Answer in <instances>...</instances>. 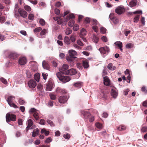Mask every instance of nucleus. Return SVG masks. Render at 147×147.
Listing matches in <instances>:
<instances>
[{
    "mask_svg": "<svg viewBox=\"0 0 147 147\" xmlns=\"http://www.w3.org/2000/svg\"><path fill=\"white\" fill-rule=\"evenodd\" d=\"M56 75L59 80L64 83L68 82L71 80L69 76L63 75L61 74L59 72L57 73Z\"/></svg>",
    "mask_w": 147,
    "mask_h": 147,
    "instance_id": "1",
    "label": "nucleus"
},
{
    "mask_svg": "<svg viewBox=\"0 0 147 147\" xmlns=\"http://www.w3.org/2000/svg\"><path fill=\"white\" fill-rule=\"evenodd\" d=\"M69 56H67L66 59L67 61L72 62L74 58L76 57L75 56L77 55L76 52L74 50H70L69 51Z\"/></svg>",
    "mask_w": 147,
    "mask_h": 147,
    "instance_id": "2",
    "label": "nucleus"
},
{
    "mask_svg": "<svg viewBox=\"0 0 147 147\" xmlns=\"http://www.w3.org/2000/svg\"><path fill=\"white\" fill-rule=\"evenodd\" d=\"M6 121L7 122L10 121H14L16 119V116L15 115L9 113H7L6 114Z\"/></svg>",
    "mask_w": 147,
    "mask_h": 147,
    "instance_id": "3",
    "label": "nucleus"
},
{
    "mask_svg": "<svg viewBox=\"0 0 147 147\" xmlns=\"http://www.w3.org/2000/svg\"><path fill=\"white\" fill-rule=\"evenodd\" d=\"M68 65L66 64H64L62 67L59 69V71L61 74H67L68 71L67 69H68Z\"/></svg>",
    "mask_w": 147,
    "mask_h": 147,
    "instance_id": "4",
    "label": "nucleus"
},
{
    "mask_svg": "<svg viewBox=\"0 0 147 147\" xmlns=\"http://www.w3.org/2000/svg\"><path fill=\"white\" fill-rule=\"evenodd\" d=\"M99 50L101 54H106L107 53H108L110 51L109 47L106 46L104 47L100 48Z\"/></svg>",
    "mask_w": 147,
    "mask_h": 147,
    "instance_id": "5",
    "label": "nucleus"
},
{
    "mask_svg": "<svg viewBox=\"0 0 147 147\" xmlns=\"http://www.w3.org/2000/svg\"><path fill=\"white\" fill-rule=\"evenodd\" d=\"M28 125L26 129V130L27 132L29 129H32L34 127H33L32 125L33 124V123L32 120L31 119H29L27 121Z\"/></svg>",
    "mask_w": 147,
    "mask_h": 147,
    "instance_id": "6",
    "label": "nucleus"
},
{
    "mask_svg": "<svg viewBox=\"0 0 147 147\" xmlns=\"http://www.w3.org/2000/svg\"><path fill=\"white\" fill-rule=\"evenodd\" d=\"M115 12L118 14H121L124 12L125 9L123 7L119 6L115 9Z\"/></svg>",
    "mask_w": 147,
    "mask_h": 147,
    "instance_id": "7",
    "label": "nucleus"
},
{
    "mask_svg": "<svg viewBox=\"0 0 147 147\" xmlns=\"http://www.w3.org/2000/svg\"><path fill=\"white\" fill-rule=\"evenodd\" d=\"M68 99V98L66 95L61 96L59 97L58 99L59 102L62 103H64L66 102Z\"/></svg>",
    "mask_w": 147,
    "mask_h": 147,
    "instance_id": "8",
    "label": "nucleus"
},
{
    "mask_svg": "<svg viewBox=\"0 0 147 147\" xmlns=\"http://www.w3.org/2000/svg\"><path fill=\"white\" fill-rule=\"evenodd\" d=\"M29 87L31 88H34L36 85V81L34 80H31L28 82Z\"/></svg>",
    "mask_w": 147,
    "mask_h": 147,
    "instance_id": "9",
    "label": "nucleus"
},
{
    "mask_svg": "<svg viewBox=\"0 0 147 147\" xmlns=\"http://www.w3.org/2000/svg\"><path fill=\"white\" fill-rule=\"evenodd\" d=\"M19 64L20 65H25L27 62V59L24 57H20L18 61Z\"/></svg>",
    "mask_w": 147,
    "mask_h": 147,
    "instance_id": "10",
    "label": "nucleus"
},
{
    "mask_svg": "<svg viewBox=\"0 0 147 147\" xmlns=\"http://www.w3.org/2000/svg\"><path fill=\"white\" fill-rule=\"evenodd\" d=\"M81 114L83 115L85 119H88L91 116V114L90 112L84 111H81Z\"/></svg>",
    "mask_w": 147,
    "mask_h": 147,
    "instance_id": "11",
    "label": "nucleus"
},
{
    "mask_svg": "<svg viewBox=\"0 0 147 147\" xmlns=\"http://www.w3.org/2000/svg\"><path fill=\"white\" fill-rule=\"evenodd\" d=\"M18 12L20 16L22 17L25 18L27 16V12L23 9H18Z\"/></svg>",
    "mask_w": 147,
    "mask_h": 147,
    "instance_id": "12",
    "label": "nucleus"
},
{
    "mask_svg": "<svg viewBox=\"0 0 147 147\" xmlns=\"http://www.w3.org/2000/svg\"><path fill=\"white\" fill-rule=\"evenodd\" d=\"M77 73L76 69H71L68 70L67 74L70 75H75Z\"/></svg>",
    "mask_w": 147,
    "mask_h": 147,
    "instance_id": "13",
    "label": "nucleus"
},
{
    "mask_svg": "<svg viewBox=\"0 0 147 147\" xmlns=\"http://www.w3.org/2000/svg\"><path fill=\"white\" fill-rule=\"evenodd\" d=\"M118 95L116 90L115 89H112L111 90V95L115 98Z\"/></svg>",
    "mask_w": 147,
    "mask_h": 147,
    "instance_id": "14",
    "label": "nucleus"
},
{
    "mask_svg": "<svg viewBox=\"0 0 147 147\" xmlns=\"http://www.w3.org/2000/svg\"><path fill=\"white\" fill-rule=\"evenodd\" d=\"M87 32L86 30L84 28H82L81 30L80 33V38H83L86 35Z\"/></svg>",
    "mask_w": 147,
    "mask_h": 147,
    "instance_id": "15",
    "label": "nucleus"
},
{
    "mask_svg": "<svg viewBox=\"0 0 147 147\" xmlns=\"http://www.w3.org/2000/svg\"><path fill=\"white\" fill-rule=\"evenodd\" d=\"M104 84L107 86H109L110 85V81L109 79L107 77H104Z\"/></svg>",
    "mask_w": 147,
    "mask_h": 147,
    "instance_id": "16",
    "label": "nucleus"
},
{
    "mask_svg": "<svg viewBox=\"0 0 147 147\" xmlns=\"http://www.w3.org/2000/svg\"><path fill=\"white\" fill-rule=\"evenodd\" d=\"M19 55L16 53H11L9 55V57L12 59L16 60Z\"/></svg>",
    "mask_w": 147,
    "mask_h": 147,
    "instance_id": "17",
    "label": "nucleus"
},
{
    "mask_svg": "<svg viewBox=\"0 0 147 147\" xmlns=\"http://www.w3.org/2000/svg\"><path fill=\"white\" fill-rule=\"evenodd\" d=\"M82 84L83 83L82 82H78L74 83L73 86L75 87L80 88L82 87Z\"/></svg>",
    "mask_w": 147,
    "mask_h": 147,
    "instance_id": "18",
    "label": "nucleus"
},
{
    "mask_svg": "<svg viewBox=\"0 0 147 147\" xmlns=\"http://www.w3.org/2000/svg\"><path fill=\"white\" fill-rule=\"evenodd\" d=\"M56 91L58 93H60L62 94H65L67 93V92L65 90L60 88H57L56 90Z\"/></svg>",
    "mask_w": 147,
    "mask_h": 147,
    "instance_id": "19",
    "label": "nucleus"
},
{
    "mask_svg": "<svg viewBox=\"0 0 147 147\" xmlns=\"http://www.w3.org/2000/svg\"><path fill=\"white\" fill-rule=\"evenodd\" d=\"M15 97L13 96H9L7 98V101L9 104L13 102V98H15Z\"/></svg>",
    "mask_w": 147,
    "mask_h": 147,
    "instance_id": "20",
    "label": "nucleus"
},
{
    "mask_svg": "<svg viewBox=\"0 0 147 147\" xmlns=\"http://www.w3.org/2000/svg\"><path fill=\"white\" fill-rule=\"evenodd\" d=\"M53 85L51 83H49L46 85V89L47 91H50L51 90Z\"/></svg>",
    "mask_w": 147,
    "mask_h": 147,
    "instance_id": "21",
    "label": "nucleus"
},
{
    "mask_svg": "<svg viewBox=\"0 0 147 147\" xmlns=\"http://www.w3.org/2000/svg\"><path fill=\"white\" fill-rule=\"evenodd\" d=\"M64 42L67 45H69L70 43V41L69 38L67 36H65L64 38Z\"/></svg>",
    "mask_w": 147,
    "mask_h": 147,
    "instance_id": "22",
    "label": "nucleus"
},
{
    "mask_svg": "<svg viewBox=\"0 0 147 147\" xmlns=\"http://www.w3.org/2000/svg\"><path fill=\"white\" fill-rule=\"evenodd\" d=\"M107 68L111 70H114L116 69V67L115 66H113V64L111 63H109L108 65Z\"/></svg>",
    "mask_w": 147,
    "mask_h": 147,
    "instance_id": "23",
    "label": "nucleus"
},
{
    "mask_svg": "<svg viewBox=\"0 0 147 147\" xmlns=\"http://www.w3.org/2000/svg\"><path fill=\"white\" fill-rule=\"evenodd\" d=\"M39 129L38 128H36V129H34L32 132V136L34 137L36 135L38 134Z\"/></svg>",
    "mask_w": 147,
    "mask_h": 147,
    "instance_id": "24",
    "label": "nucleus"
},
{
    "mask_svg": "<svg viewBox=\"0 0 147 147\" xmlns=\"http://www.w3.org/2000/svg\"><path fill=\"white\" fill-rule=\"evenodd\" d=\"M40 74L36 73L34 75V78L37 82H38L40 79Z\"/></svg>",
    "mask_w": 147,
    "mask_h": 147,
    "instance_id": "25",
    "label": "nucleus"
},
{
    "mask_svg": "<svg viewBox=\"0 0 147 147\" xmlns=\"http://www.w3.org/2000/svg\"><path fill=\"white\" fill-rule=\"evenodd\" d=\"M41 134L44 133L45 135L47 136L49 134V131H46L45 129L43 128L42 129L41 131Z\"/></svg>",
    "mask_w": 147,
    "mask_h": 147,
    "instance_id": "26",
    "label": "nucleus"
},
{
    "mask_svg": "<svg viewBox=\"0 0 147 147\" xmlns=\"http://www.w3.org/2000/svg\"><path fill=\"white\" fill-rule=\"evenodd\" d=\"M42 65L43 68L45 69H47L49 67L48 64L45 61H44L42 62Z\"/></svg>",
    "mask_w": 147,
    "mask_h": 147,
    "instance_id": "27",
    "label": "nucleus"
},
{
    "mask_svg": "<svg viewBox=\"0 0 147 147\" xmlns=\"http://www.w3.org/2000/svg\"><path fill=\"white\" fill-rule=\"evenodd\" d=\"M100 95L102 96V97L104 99H106L107 98V94L106 92L103 91L101 92Z\"/></svg>",
    "mask_w": 147,
    "mask_h": 147,
    "instance_id": "28",
    "label": "nucleus"
},
{
    "mask_svg": "<svg viewBox=\"0 0 147 147\" xmlns=\"http://www.w3.org/2000/svg\"><path fill=\"white\" fill-rule=\"evenodd\" d=\"M33 116L36 120H38L39 119V114L37 112H34V113Z\"/></svg>",
    "mask_w": 147,
    "mask_h": 147,
    "instance_id": "29",
    "label": "nucleus"
},
{
    "mask_svg": "<svg viewBox=\"0 0 147 147\" xmlns=\"http://www.w3.org/2000/svg\"><path fill=\"white\" fill-rule=\"evenodd\" d=\"M141 91L144 94H147V88L146 87L143 86L141 88Z\"/></svg>",
    "mask_w": 147,
    "mask_h": 147,
    "instance_id": "30",
    "label": "nucleus"
},
{
    "mask_svg": "<svg viewBox=\"0 0 147 147\" xmlns=\"http://www.w3.org/2000/svg\"><path fill=\"white\" fill-rule=\"evenodd\" d=\"M93 39L95 42L97 43L98 41L99 38L96 35H94L93 37Z\"/></svg>",
    "mask_w": 147,
    "mask_h": 147,
    "instance_id": "31",
    "label": "nucleus"
},
{
    "mask_svg": "<svg viewBox=\"0 0 147 147\" xmlns=\"http://www.w3.org/2000/svg\"><path fill=\"white\" fill-rule=\"evenodd\" d=\"M125 129V126L122 125H120L117 128L118 130L120 131H123Z\"/></svg>",
    "mask_w": 147,
    "mask_h": 147,
    "instance_id": "32",
    "label": "nucleus"
},
{
    "mask_svg": "<svg viewBox=\"0 0 147 147\" xmlns=\"http://www.w3.org/2000/svg\"><path fill=\"white\" fill-rule=\"evenodd\" d=\"M74 23V21L73 20L71 19L68 23V25L69 26H70L71 27L73 26Z\"/></svg>",
    "mask_w": 147,
    "mask_h": 147,
    "instance_id": "33",
    "label": "nucleus"
},
{
    "mask_svg": "<svg viewBox=\"0 0 147 147\" xmlns=\"http://www.w3.org/2000/svg\"><path fill=\"white\" fill-rule=\"evenodd\" d=\"M140 17V15H136L134 18V22L135 23H137L139 20V18Z\"/></svg>",
    "mask_w": 147,
    "mask_h": 147,
    "instance_id": "34",
    "label": "nucleus"
},
{
    "mask_svg": "<svg viewBox=\"0 0 147 147\" xmlns=\"http://www.w3.org/2000/svg\"><path fill=\"white\" fill-rule=\"evenodd\" d=\"M82 65L84 68H88L89 67L88 63L85 61L83 62Z\"/></svg>",
    "mask_w": 147,
    "mask_h": 147,
    "instance_id": "35",
    "label": "nucleus"
},
{
    "mask_svg": "<svg viewBox=\"0 0 147 147\" xmlns=\"http://www.w3.org/2000/svg\"><path fill=\"white\" fill-rule=\"evenodd\" d=\"M75 16L73 14H70L68 16L66 17V19L67 20H69L70 19L74 18Z\"/></svg>",
    "mask_w": 147,
    "mask_h": 147,
    "instance_id": "36",
    "label": "nucleus"
},
{
    "mask_svg": "<svg viewBox=\"0 0 147 147\" xmlns=\"http://www.w3.org/2000/svg\"><path fill=\"white\" fill-rule=\"evenodd\" d=\"M39 22L40 24L42 26H44L45 24V20L42 19H40Z\"/></svg>",
    "mask_w": 147,
    "mask_h": 147,
    "instance_id": "37",
    "label": "nucleus"
},
{
    "mask_svg": "<svg viewBox=\"0 0 147 147\" xmlns=\"http://www.w3.org/2000/svg\"><path fill=\"white\" fill-rule=\"evenodd\" d=\"M55 6L57 7H60L63 6V5L61 3L59 2H57L55 4Z\"/></svg>",
    "mask_w": 147,
    "mask_h": 147,
    "instance_id": "38",
    "label": "nucleus"
},
{
    "mask_svg": "<svg viewBox=\"0 0 147 147\" xmlns=\"http://www.w3.org/2000/svg\"><path fill=\"white\" fill-rule=\"evenodd\" d=\"M96 127L98 128L101 129L102 127V125L99 123H97L95 124Z\"/></svg>",
    "mask_w": 147,
    "mask_h": 147,
    "instance_id": "39",
    "label": "nucleus"
},
{
    "mask_svg": "<svg viewBox=\"0 0 147 147\" xmlns=\"http://www.w3.org/2000/svg\"><path fill=\"white\" fill-rule=\"evenodd\" d=\"M0 81L3 83L6 84H7V82L5 79L3 77H1L0 79Z\"/></svg>",
    "mask_w": 147,
    "mask_h": 147,
    "instance_id": "40",
    "label": "nucleus"
},
{
    "mask_svg": "<svg viewBox=\"0 0 147 147\" xmlns=\"http://www.w3.org/2000/svg\"><path fill=\"white\" fill-rule=\"evenodd\" d=\"M47 32V30L46 29H43L40 32V35L41 36L45 35Z\"/></svg>",
    "mask_w": 147,
    "mask_h": 147,
    "instance_id": "41",
    "label": "nucleus"
},
{
    "mask_svg": "<svg viewBox=\"0 0 147 147\" xmlns=\"http://www.w3.org/2000/svg\"><path fill=\"white\" fill-rule=\"evenodd\" d=\"M79 29V26L77 24H75L74 26L73 29L74 31H77Z\"/></svg>",
    "mask_w": 147,
    "mask_h": 147,
    "instance_id": "42",
    "label": "nucleus"
},
{
    "mask_svg": "<svg viewBox=\"0 0 147 147\" xmlns=\"http://www.w3.org/2000/svg\"><path fill=\"white\" fill-rule=\"evenodd\" d=\"M92 23L93 25H98L100 24L95 19H93L92 20Z\"/></svg>",
    "mask_w": 147,
    "mask_h": 147,
    "instance_id": "43",
    "label": "nucleus"
},
{
    "mask_svg": "<svg viewBox=\"0 0 147 147\" xmlns=\"http://www.w3.org/2000/svg\"><path fill=\"white\" fill-rule=\"evenodd\" d=\"M72 32V30L70 28H67L66 30L65 33L67 35H68L71 34Z\"/></svg>",
    "mask_w": 147,
    "mask_h": 147,
    "instance_id": "44",
    "label": "nucleus"
},
{
    "mask_svg": "<svg viewBox=\"0 0 147 147\" xmlns=\"http://www.w3.org/2000/svg\"><path fill=\"white\" fill-rule=\"evenodd\" d=\"M90 18L86 17L85 18L84 22L86 24H88L90 22Z\"/></svg>",
    "mask_w": 147,
    "mask_h": 147,
    "instance_id": "45",
    "label": "nucleus"
},
{
    "mask_svg": "<svg viewBox=\"0 0 147 147\" xmlns=\"http://www.w3.org/2000/svg\"><path fill=\"white\" fill-rule=\"evenodd\" d=\"M47 121L51 127H54L55 126L53 122L51 120L47 119Z\"/></svg>",
    "mask_w": 147,
    "mask_h": 147,
    "instance_id": "46",
    "label": "nucleus"
},
{
    "mask_svg": "<svg viewBox=\"0 0 147 147\" xmlns=\"http://www.w3.org/2000/svg\"><path fill=\"white\" fill-rule=\"evenodd\" d=\"M115 44L117 45L119 47L123 46L122 43L120 41L116 42H115Z\"/></svg>",
    "mask_w": 147,
    "mask_h": 147,
    "instance_id": "47",
    "label": "nucleus"
},
{
    "mask_svg": "<svg viewBox=\"0 0 147 147\" xmlns=\"http://www.w3.org/2000/svg\"><path fill=\"white\" fill-rule=\"evenodd\" d=\"M42 30V28L41 27H39L35 28L34 30V32H38Z\"/></svg>",
    "mask_w": 147,
    "mask_h": 147,
    "instance_id": "48",
    "label": "nucleus"
},
{
    "mask_svg": "<svg viewBox=\"0 0 147 147\" xmlns=\"http://www.w3.org/2000/svg\"><path fill=\"white\" fill-rule=\"evenodd\" d=\"M25 9L27 11H30L31 10V8L29 6L26 5L24 6Z\"/></svg>",
    "mask_w": 147,
    "mask_h": 147,
    "instance_id": "49",
    "label": "nucleus"
},
{
    "mask_svg": "<svg viewBox=\"0 0 147 147\" xmlns=\"http://www.w3.org/2000/svg\"><path fill=\"white\" fill-rule=\"evenodd\" d=\"M19 103L21 105H23L25 103L24 100L22 98L19 99Z\"/></svg>",
    "mask_w": 147,
    "mask_h": 147,
    "instance_id": "50",
    "label": "nucleus"
},
{
    "mask_svg": "<svg viewBox=\"0 0 147 147\" xmlns=\"http://www.w3.org/2000/svg\"><path fill=\"white\" fill-rule=\"evenodd\" d=\"M77 44L81 46H83L84 45V44L82 42L80 39L78 40L77 41Z\"/></svg>",
    "mask_w": 147,
    "mask_h": 147,
    "instance_id": "51",
    "label": "nucleus"
},
{
    "mask_svg": "<svg viewBox=\"0 0 147 147\" xmlns=\"http://www.w3.org/2000/svg\"><path fill=\"white\" fill-rule=\"evenodd\" d=\"M34 15L32 13H30L29 14L28 16V19L30 20H32L34 18Z\"/></svg>",
    "mask_w": 147,
    "mask_h": 147,
    "instance_id": "52",
    "label": "nucleus"
},
{
    "mask_svg": "<svg viewBox=\"0 0 147 147\" xmlns=\"http://www.w3.org/2000/svg\"><path fill=\"white\" fill-rule=\"evenodd\" d=\"M92 28L95 32H98V27L96 25L93 26Z\"/></svg>",
    "mask_w": 147,
    "mask_h": 147,
    "instance_id": "53",
    "label": "nucleus"
},
{
    "mask_svg": "<svg viewBox=\"0 0 147 147\" xmlns=\"http://www.w3.org/2000/svg\"><path fill=\"white\" fill-rule=\"evenodd\" d=\"M42 76L43 77V78L45 80H46L47 78V77L48 76V74L46 73H42Z\"/></svg>",
    "mask_w": 147,
    "mask_h": 147,
    "instance_id": "54",
    "label": "nucleus"
},
{
    "mask_svg": "<svg viewBox=\"0 0 147 147\" xmlns=\"http://www.w3.org/2000/svg\"><path fill=\"white\" fill-rule=\"evenodd\" d=\"M11 107H13L15 108H17L18 107L13 102H12L9 104Z\"/></svg>",
    "mask_w": 147,
    "mask_h": 147,
    "instance_id": "55",
    "label": "nucleus"
},
{
    "mask_svg": "<svg viewBox=\"0 0 147 147\" xmlns=\"http://www.w3.org/2000/svg\"><path fill=\"white\" fill-rule=\"evenodd\" d=\"M129 5L130 6L133 7L136 6V3L134 1H131L129 3Z\"/></svg>",
    "mask_w": 147,
    "mask_h": 147,
    "instance_id": "56",
    "label": "nucleus"
},
{
    "mask_svg": "<svg viewBox=\"0 0 147 147\" xmlns=\"http://www.w3.org/2000/svg\"><path fill=\"white\" fill-rule=\"evenodd\" d=\"M63 137L65 139H69L70 138V135L68 134H65L63 135Z\"/></svg>",
    "mask_w": 147,
    "mask_h": 147,
    "instance_id": "57",
    "label": "nucleus"
},
{
    "mask_svg": "<svg viewBox=\"0 0 147 147\" xmlns=\"http://www.w3.org/2000/svg\"><path fill=\"white\" fill-rule=\"evenodd\" d=\"M49 96L51 99L52 100H55L56 99V96L55 95L51 94H50Z\"/></svg>",
    "mask_w": 147,
    "mask_h": 147,
    "instance_id": "58",
    "label": "nucleus"
},
{
    "mask_svg": "<svg viewBox=\"0 0 147 147\" xmlns=\"http://www.w3.org/2000/svg\"><path fill=\"white\" fill-rule=\"evenodd\" d=\"M70 40L71 41L73 42H74L76 41V38L74 36L72 35L70 37Z\"/></svg>",
    "mask_w": 147,
    "mask_h": 147,
    "instance_id": "59",
    "label": "nucleus"
},
{
    "mask_svg": "<svg viewBox=\"0 0 147 147\" xmlns=\"http://www.w3.org/2000/svg\"><path fill=\"white\" fill-rule=\"evenodd\" d=\"M106 29L103 27H102L100 29V31L102 33L104 34L106 33Z\"/></svg>",
    "mask_w": 147,
    "mask_h": 147,
    "instance_id": "60",
    "label": "nucleus"
},
{
    "mask_svg": "<svg viewBox=\"0 0 147 147\" xmlns=\"http://www.w3.org/2000/svg\"><path fill=\"white\" fill-rule=\"evenodd\" d=\"M112 21L113 22L114 24H116L118 23L119 22V20L117 18L115 17L112 20Z\"/></svg>",
    "mask_w": 147,
    "mask_h": 147,
    "instance_id": "61",
    "label": "nucleus"
},
{
    "mask_svg": "<svg viewBox=\"0 0 147 147\" xmlns=\"http://www.w3.org/2000/svg\"><path fill=\"white\" fill-rule=\"evenodd\" d=\"M76 66L77 68L80 69H82V65L80 63H77L76 64Z\"/></svg>",
    "mask_w": 147,
    "mask_h": 147,
    "instance_id": "62",
    "label": "nucleus"
},
{
    "mask_svg": "<svg viewBox=\"0 0 147 147\" xmlns=\"http://www.w3.org/2000/svg\"><path fill=\"white\" fill-rule=\"evenodd\" d=\"M26 74L27 77L28 78H30L31 76V74L30 71L29 70H27L26 71Z\"/></svg>",
    "mask_w": 147,
    "mask_h": 147,
    "instance_id": "63",
    "label": "nucleus"
},
{
    "mask_svg": "<svg viewBox=\"0 0 147 147\" xmlns=\"http://www.w3.org/2000/svg\"><path fill=\"white\" fill-rule=\"evenodd\" d=\"M141 131L143 132L147 131V127H142L141 129Z\"/></svg>",
    "mask_w": 147,
    "mask_h": 147,
    "instance_id": "64",
    "label": "nucleus"
}]
</instances>
